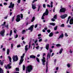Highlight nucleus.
<instances>
[{"instance_id": "8fccbe9b", "label": "nucleus", "mask_w": 73, "mask_h": 73, "mask_svg": "<svg viewBox=\"0 0 73 73\" xmlns=\"http://www.w3.org/2000/svg\"><path fill=\"white\" fill-rule=\"evenodd\" d=\"M39 46H36V49H38L39 48Z\"/></svg>"}, {"instance_id": "e2e57ef3", "label": "nucleus", "mask_w": 73, "mask_h": 73, "mask_svg": "<svg viewBox=\"0 0 73 73\" xmlns=\"http://www.w3.org/2000/svg\"><path fill=\"white\" fill-rule=\"evenodd\" d=\"M41 35V34H38V37H40V36Z\"/></svg>"}, {"instance_id": "603ef678", "label": "nucleus", "mask_w": 73, "mask_h": 73, "mask_svg": "<svg viewBox=\"0 0 73 73\" xmlns=\"http://www.w3.org/2000/svg\"><path fill=\"white\" fill-rule=\"evenodd\" d=\"M14 19H15V16H14L12 19V21H13L14 20Z\"/></svg>"}, {"instance_id": "f704fd0d", "label": "nucleus", "mask_w": 73, "mask_h": 73, "mask_svg": "<svg viewBox=\"0 0 73 73\" xmlns=\"http://www.w3.org/2000/svg\"><path fill=\"white\" fill-rule=\"evenodd\" d=\"M12 35V31L11 30L9 36H11Z\"/></svg>"}, {"instance_id": "6ab92c4d", "label": "nucleus", "mask_w": 73, "mask_h": 73, "mask_svg": "<svg viewBox=\"0 0 73 73\" xmlns=\"http://www.w3.org/2000/svg\"><path fill=\"white\" fill-rule=\"evenodd\" d=\"M46 48L47 50L49 49V44H47L46 46Z\"/></svg>"}, {"instance_id": "de8ad7c7", "label": "nucleus", "mask_w": 73, "mask_h": 73, "mask_svg": "<svg viewBox=\"0 0 73 73\" xmlns=\"http://www.w3.org/2000/svg\"><path fill=\"white\" fill-rule=\"evenodd\" d=\"M37 1V0H34L33 1V3H35V2H36V1Z\"/></svg>"}, {"instance_id": "c85d7f7f", "label": "nucleus", "mask_w": 73, "mask_h": 73, "mask_svg": "<svg viewBox=\"0 0 73 73\" xmlns=\"http://www.w3.org/2000/svg\"><path fill=\"white\" fill-rule=\"evenodd\" d=\"M50 7H51V8H52V7H53V2L51 1V3L50 4Z\"/></svg>"}, {"instance_id": "a19ab883", "label": "nucleus", "mask_w": 73, "mask_h": 73, "mask_svg": "<svg viewBox=\"0 0 73 73\" xmlns=\"http://www.w3.org/2000/svg\"><path fill=\"white\" fill-rule=\"evenodd\" d=\"M16 70V71H19V68H15Z\"/></svg>"}, {"instance_id": "c756f323", "label": "nucleus", "mask_w": 73, "mask_h": 73, "mask_svg": "<svg viewBox=\"0 0 73 73\" xmlns=\"http://www.w3.org/2000/svg\"><path fill=\"white\" fill-rule=\"evenodd\" d=\"M9 49H8L7 50V54H9Z\"/></svg>"}, {"instance_id": "9b49d317", "label": "nucleus", "mask_w": 73, "mask_h": 73, "mask_svg": "<svg viewBox=\"0 0 73 73\" xmlns=\"http://www.w3.org/2000/svg\"><path fill=\"white\" fill-rule=\"evenodd\" d=\"M67 16H68V15H67V14H64L61 16L60 17L61 19H65V17H66Z\"/></svg>"}, {"instance_id": "6e6552de", "label": "nucleus", "mask_w": 73, "mask_h": 73, "mask_svg": "<svg viewBox=\"0 0 73 73\" xmlns=\"http://www.w3.org/2000/svg\"><path fill=\"white\" fill-rule=\"evenodd\" d=\"M5 33V30L3 29V31H1L0 32V35H1L3 37V36H4V33Z\"/></svg>"}, {"instance_id": "58836bf2", "label": "nucleus", "mask_w": 73, "mask_h": 73, "mask_svg": "<svg viewBox=\"0 0 73 73\" xmlns=\"http://www.w3.org/2000/svg\"><path fill=\"white\" fill-rule=\"evenodd\" d=\"M36 60H37V61L38 62H40V60H39V59H38V58H36Z\"/></svg>"}, {"instance_id": "ddd939ff", "label": "nucleus", "mask_w": 73, "mask_h": 73, "mask_svg": "<svg viewBox=\"0 0 73 73\" xmlns=\"http://www.w3.org/2000/svg\"><path fill=\"white\" fill-rule=\"evenodd\" d=\"M34 27V25H33L31 26L29 28V30H30L31 32H32L33 31V28Z\"/></svg>"}, {"instance_id": "f3484780", "label": "nucleus", "mask_w": 73, "mask_h": 73, "mask_svg": "<svg viewBox=\"0 0 73 73\" xmlns=\"http://www.w3.org/2000/svg\"><path fill=\"white\" fill-rule=\"evenodd\" d=\"M28 45H26L25 46V50L26 51V52H27V51L28 50Z\"/></svg>"}, {"instance_id": "4468645a", "label": "nucleus", "mask_w": 73, "mask_h": 73, "mask_svg": "<svg viewBox=\"0 0 73 73\" xmlns=\"http://www.w3.org/2000/svg\"><path fill=\"white\" fill-rule=\"evenodd\" d=\"M32 8L33 9H35L36 8V4H32Z\"/></svg>"}, {"instance_id": "423d86ee", "label": "nucleus", "mask_w": 73, "mask_h": 73, "mask_svg": "<svg viewBox=\"0 0 73 73\" xmlns=\"http://www.w3.org/2000/svg\"><path fill=\"white\" fill-rule=\"evenodd\" d=\"M20 20V15H18L17 16V19H16V21L17 22H19Z\"/></svg>"}, {"instance_id": "864d4df0", "label": "nucleus", "mask_w": 73, "mask_h": 73, "mask_svg": "<svg viewBox=\"0 0 73 73\" xmlns=\"http://www.w3.org/2000/svg\"><path fill=\"white\" fill-rule=\"evenodd\" d=\"M65 36H66V37H68V34H67V33H65Z\"/></svg>"}, {"instance_id": "09e8293b", "label": "nucleus", "mask_w": 73, "mask_h": 73, "mask_svg": "<svg viewBox=\"0 0 73 73\" xmlns=\"http://www.w3.org/2000/svg\"><path fill=\"white\" fill-rule=\"evenodd\" d=\"M0 64L1 65H3V63L2 62H1V60H0Z\"/></svg>"}, {"instance_id": "5fc2aeb1", "label": "nucleus", "mask_w": 73, "mask_h": 73, "mask_svg": "<svg viewBox=\"0 0 73 73\" xmlns=\"http://www.w3.org/2000/svg\"><path fill=\"white\" fill-rule=\"evenodd\" d=\"M37 24L35 26V28H37Z\"/></svg>"}, {"instance_id": "4d7b16f0", "label": "nucleus", "mask_w": 73, "mask_h": 73, "mask_svg": "<svg viewBox=\"0 0 73 73\" xmlns=\"http://www.w3.org/2000/svg\"><path fill=\"white\" fill-rule=\"evenodd\" d=\"M47 32H48V33H50V30H48L47 31Z\"/></svg>"}, {"instance_id": "680f3d73", "label": "nucleus", "mask_w": 73, "mask_h": 73, "mask_svg": "<svg viewBox=\"0 0 73 73\" xmlns=\"http://www.w3.org/2000/svg\"><path fill=\"white\" fill-rule=\"evenodd\" d=\"M4 5H7V3H4Z\"/></svg>"}, {"instance_id": "13d9d810", "label": "nucleus", "mask_w": 73, "mask_h": 73, "mask_svg": "<svg viewBox=\"0 0 73 73\" xmlns=\"http://www.w3.org/2000/svg\"><path fill=\"white\" fill-rule=\"evenodd\" d=\"M52 21H55V19H54L53 18H52Z\"/></svg>"}, {"instance_id": "4c0bfd02", "label": "nucleus", "mask_w": 73, "mask_h": 73, "mask_svg": "<svg viewBox=\"0 0 73 73\" xmlns=\"http://www.w3.org/2000/svg\"><path fill=\"white\" fill-rule=\"evenodd\" d=\"M57 29V26H56L54 28V31H56Z\"/></svg>"}, {"instance_id": "79ce46f5", "label": "nucleus", "mask_w": 73, "mask_h": 73, "mask_svg": "<svg viewBox=\"0 0 73 73\" xmlns=\"http://www.w3.org/2000/svg\"><path fill=\"white\" fill-rule=\"evenodd\" d=\"M14 37L15 38H17V37H18V35H15Z\"/></svg>"}, {"instance_id": "2eb2a0df", "label": "nucleus", "mask_w": 73, "mask_h": 73, "mask_svg": "<svg viewBox=\"0 0 73 73\" xmlns=\"http://www.w3.org/2000/svg\"><path fill=\"white\" fill-rule=\"evenodd\" d=\"M70 24L72 25L73 24V19L72 18L71 19L70 21Z\"/></svg>"}, {"instance_id": "37998d69", "label": "nucleus", "mask_w": 73, "mask_h": 73, "mask_svg": "<svg viewBox=\"0 0 73 73\" xmlns=\"http://www.w3.org/2000/svg\"><path fill=\"white\" fill-rule=\"evenodd\" d=\"M21 19H23V14H21Z\"/></svg>"}, {"instance_id": "72a5a7b5", "label": "nucleus", "mask_w": 73, "mask_h": 73, "mask_svg": "<svg viewBox=\"0 0 73 73\" xmlns=\"http://www.w3.org/2000/svg\"><path fill=\"white\" fill-rule=\"evenodd\" d=\"M54 18L55 19H57V15H55L54 16Z\"/></svg>"}, {"instance_id": "6e6d98bb", "label": "nucleus", "mask_w": 73, "mask_h": 73, "mask_svg": "<svg viewBox=\"0 0 73 73\" xmlns=\"http://www.w3.org/2000/svg\"><path fill=\"white\" fill-rule=\"evenodd\" d=\"M38 41V40L37 39H36V40L35 41V43H36Z\"/></svg>"}, {"instance_id": "f8f14e48", "label": "nucleus", "mask_w": 73, "mask_h": 73, "mask_svg": "<svg viewBox=\"0 0 73 73\" xmlns=\"http://www.w3.org/2000/svg\"><path fill=\"white\" fill-rule=\"evenodd\" d=\"M66 11V9L63 8L60 10V12H65Z\"/></svg>"}, {"instance_id": "a18cd8bd", "label": "nucleus", "mask_w": 73, "mask_h": 73, "mask_svg": "<svg viewBox=\"0 0 73 73\" xmlns=\"http://www.w3.org/2000/svg\"><path fill=\"white\" fill-rule=\"evenodd\" d=\"M60 27H64V24H62L61 25Z\"/></svg>"}, {"instance_id": "b1692460", "label": "nucleus", "mask_w": 73, "mask_h": 73, "mask_svg": "<svg viewBox=\"0 0 73 73\" xmlns=\"http://www.w3.org/2000/svg\"><path fill=\"white\" fill-rule=\"evenodd\" d=\"M8 58L9 59L10 62H11V60H12V58H11V57L9 56H8Z\"/></svg>"}, {"instance_id": "0eeeda50", "label": "nucleus", "mask_w": 73, "mask_h": 73, "mask_svg": "<svg viewBox=\"0 0 73 73\" xmlns=\"http://www.w3.org/2000/svg\"><path fill=\"white\" fill-rule=\"evenodd\" d=\"M14 5H15L14 3L13 4L12 2H11L10 5L9 7V8H12V9H13V7H14Z\"/></svg>"}, {"instance_id": "dca6fc26", "label": "nucleus", "mask_w": 73, "mask_h": 73, "mask_svg": "<svg viewBox=\"0 0 73 73\" xmlns=\"http://www.w3.org/2000/svg\"><path fill=\"white\" fill-rule=\"evenodd\" d=\"M30 58H36V56L33 55H31L30 56Z\"/></svg>"}, {"instance_id": "412c9836", "label": "nucleus", "mask_w": 73, "mask_h": 73, "mask_svg": "<svg viewBox=\"0 0 73 73\" xmlns=\"http://www.w3.org/2000/svg\"><path fill=\"white\" fill-rule=\"evenodd\" d=\"M41 7V5H38V11H39V10Z\"/></svg>"}, {"instance_id": "cd10ccee", "label": "nucleus", "mask_w": 73, "mask_h": 73, "mask_svg": "<svg viewBox=\"0 0 73 73\" xmlns=\"http://www.w3.org/2000/svg\"><path fill=\"white\" fill-rule=\"evenodd\" d=\"M35 17H33L31 20V22H33V21H34V20H35Z\"/></svg>"}, {"instance_id": "7ed1b4c3", "label": "nucleus", "mask_w": 73, "mask_h": 73, "mask_svg": "<svg viewBox=\"0 0 73 73\" xmlns=\"http://www.w3.org/2000/svg\"><path fill=\"white\" fill-rule=\"evenodd\" d=\"M48 10L47 9H46V11L44 13L43 15V16L42 17V19L43 20H44V16H45V15H46V16H47L48 15Z\"/></svg>"}, {"instance_id": "4be33fe9", "label": "nucleus", "mask_w": 73, "mask_h": 73, "mask_svg": "<svg viewBox=\"0 0 73 73\" xmlns=\"http://www.w3.org/2000/svg\"><path fill=\"white\" fill-rule=\"evenodd\" d=\"M50 24L51 25H53V26H54L56 24L54 23H50Z\"/></svg>"}, {"instance_id": "69168bd1", "label": "nucleus", "mask_w": 73, "mask_h": 73, "mask_svg": "<svg viewBox=\"0 0 73 73\" xmlns=\"http://www.w3.org/2000/svg\"><path fill=\"white\" fill-rule=\"evenodd\" d=\"M12 12H10V16H11V15H12Z\"/></svg>"}, {"instance_id": "20e7f679", "label": "nucleus", "mask_w": 73, "mask_h": 73, "mask_svg": "<svg viewBox=\"0 0 73 73\" xmlns=\"http://www.w3.org/2000/svg\"><path fill=\"white\" fill-rule=\"evenodd\" d=\"M12 58L14 62H15L16 61H17L19 60V59L18 58V57H17V55L13 56L12 57Z\"/></svg>"}, {"instance_id": "3c124183", "label": "nucleus", "mask_w": 73, "mask_h": 73, "mask_svg": "<svg viewBox=\"0 0 73 73\" xmlns=\"http://www.w3.org/2000/svg\"><path fill=\"white\" fill-rule=\"evenodd\" d=\"M42 38H41L38 41L39 42H41V41H42Z\"/></svg>"}, {"instance_id": "39448f33", "label": "nucleus", "mask_w": 73, "mask_h": 73, "mask_svg": "<svg viewBox=\"0 0 73 73\" xmlns=\"http://www.w3.org/2000/svg\"><path fill=\"white\" fill-rule=\"evenodd\" d=\"M52 50L51 49H50V52H48V53L47 55V60H48V59H49L50 58V53L52 52Z\"/></svg>"}, {"instance_id": "bb28decb", "label": "nucleus", "mask_w": 73, "mask_h": 73, "mask_svg": "<svg viewBox=\"0 0 73 73\" xmlns=\"http://www.w3.org/2000/svg\"><path fill=\"white\" fill-rule=\"evenodd\" d=\"M3 73V70L1 69V68H0V73Z\"/></svg>"}, {"instance_id": "2f4dec72", "label": "nucleus", "mask_w": 73, "mask_h": 73, "mask_svg": "<svg viewBox=\"0 0 73 73\" xmlns=\"http://www.w3.org/2000/svg\"><path fill=\"white\" fill-rule=\"evenodd\" d=\"M67 66L68 67V68H70V64L68 63L67 64Z\"/></svg>"}, {"instance_id": "f03ea898", "label": "nucleus", "mask_w": 73, "mask_h": 73, "mask_svg": "<svg viewBox=\"0 0 73 73\" xmlns=\"http://www.w3.org/2000/svg\"><path fill=\"white\" fill-rule=\"evenodd\" d=\"M24 56H25V54H23V56H21V59L20 60L19 65H20L22 63H23V62L24 61Z\"/></svg>"}, {"instance_id": "393cba45", "label": "nucleus", "mask_w": 73, "mask_h": 73, "mask_svg": "<svg viewBox=\"0 0 73 73\" xmlns=\"http://www.w3.org/2000/svg\"><path fill=\"white\" fill-rule=\"evenodd\" d=\"M53 34L52 33H51L50 34L49 36V37H52V36H53Z\"/></svg>"}, {"instance_id": "338daca9", "label": "nucleus", "mask_w": 73, "mask_h": 73, "mask_svg": "<svg viewBox=\"0 0 73 73\" xmlns=\"http://www.w3.org/2000/svg\"><path fill=\"white\" fill-rule=\"evenodd\" d=\"M67 27H68V28H70V27H71V26L70 25H68Z\"/></svg>"}, {"instance_id": "e433bc0d", "label": "nucleus", "mask_w": 73, "mask_h": 73, "mask_svg": "<svg viewBox=\"0 0 73 73\" xmlns=\"http://www.w3.org/2000/svg\"><path fill=\"white\" fill-rule=\"evenodd\" d=\"M31 42H29V49H30V48H31Z\"/></svg>"}, {"instance_id": "c03bdc74", "label": "nucleus", "mask_w": 73, "mask_h": 73, "mask_svg": "<svg viewBox=\"0 0 73 73\" xmlns=\"http://www.w3.org/2000/svg\"><path fill=\"white\" fill-rule=\"evenodd\" d=\"M21 1V0H18L17 2L18 4H19V3H20Z\"/></svg>"}, {"instance_id": "0e129e2a", "label": "nucleus", "mask_w": 73, "mask_h": 73, "mask_svg": "<svg viewBox=\"0 0 73 73\" xmlns=\"http://www.w3.org/2000/svg\"><path fill=\"white\" fill-rule=\"evenodd\" d=\"M47 6L48 7H49V8H50V5L48 4L47 5Z\"/></svg>"}, {"instance_id": "9d476101", "label": "nucleus", "mask_w": 73, "mask_h": 73, "mask_svg": "<svg viewBox=\"0 0 73 73\" xmlns=\"http://www.w3.org/2000/svg\"><path fill=\"white\" fill-rule=\"evenodd\" d=\"M42 64L43 65H45V58L44 57H43V59H42Z\"/></svg>"}, {"instance_id": "7c9ffc66", "label": "nucleus", "mask_w": 73, "mask_h": 73, "mask_svg": "<svg viewBox=\"0 0 73 73\" xmlns=\"http://www.w3.org/2000/svg\"><path fill=\"white\" fill-rule=\"evenodd\" d=\"M25 65H23V70H25Z\"/></svg>"}, {"instance_id": "c9c22d12", "label": "nucleus", "mask_w": 73, "mask_h": 73, "mask_svg": "<svg viewBox=\"0 0 73 73\" xmlns=\"http://www.w3.org/2000/svg\"><path fill=\"white\" fill-rule=\"evenodd\" d=\"M56 46L58 47V46H61V45L59 44H56Z\"/></svg>"}, {"instance_id": "aec40b11", "label": "nucleus", "mask_w": 73, "mask_h": 73, "mask_svg": "<svg viewBox=\"0 0 73 73\" xmlns=\"http://www.w3.org/2000/svg\"><path fill=\"white\" fill-rule=\"evenodd\" d=\"M70 17H70V16H69V17H68V20L66 22V23L67 24H68L69 21V20L70 19Z\"/></svg>"}, {"instance_id": "473e14b6", "label": "nucleus", "mask_w": 73, "mask_h": 73, "mask_svg": "<svg viewBox=\"0 0 73 73\" xmlns=\"http://www.w3.org/2000/svg\"><path fill=\"white\" fill-rule=\"evenodd\" d=\"M26 32V31L25 30H23L22 31V34H24V33H25Z\"/></svg>"}, {"instance_id": "49530a36", "label": "nucleus", "mask_w": 73, "mask_h": 73, "mask_svg": "<svg viewBox=\"0 0 73 73\" xmlns=\"http://www.w3.org/2000/svg\"><path fill=\"white\" fill-rule=\"evenodd\" d=\"M11 49H13V44H11Z\"/></svg>"}, {"instance_id": "1a4fd4ad", "label": "nucleus", "mask_w": 73, "mask_h": 73, "mask_svg": "<svg viewBox=\"0 0 73 73\" xmlns=\"http://www.w3.org/2000/svg\"><path fill=\"white\" fill-rule=\"evenodd\" d=\"M11 63H10L9 64H8L7 65V66L5 67V69H8V68L9 69H10V68H11V66H10L11 65Z\"/></svg>"}, {"instance_id": "5701e85b", "label": "nucleus", "mask_w": 73, "mask_h": 73, "mask_svg": "<svg viewBox=\"0 0 73 73\" xmlns=\"http://www.w3.org/2000/svg\"><path fill=\"white\" fill-rule=\"evenodd\" d=\"M63 37H64V34H62L60 36L59 38H62Z\"/></svg>"}, {"instance_id": "f257e3e1", "label": "nucleus", "mask_w": 73, "mask_h": 73, "mask_svg": "<svg viewBox=\"0 0 73 73\" xmlns=\"http://www.w3.org/2000/svg\"><path fill=\"white\" fill-rule=\"evenodd\" d=\"M32 69H33V67L32 66H28L26 67V73H28V72H31V70H32Z\"/></svg>"}, {"instance_id": "774afa93", "label": "nucleus", "mask_w": 73, "mask_h": 73, "mask_svg": "<svg viewBox=\"0 0 73 73\" xmlns=\"http://www.w3.org/2000/svg\"><path fill=\"white\" fill-rule=\"evenodd\" d=\"M56 70H58V67H57L56 68Z\"/></svg>"}, {"instance_id": "a878e982", "label": "nucleus", "mask_w": 73, "mask_h": 73, "mask_svg": "<svg viewBox=\"0 0 73 73\" xmlns=\"http://www.w3.org/2000/svg\"><path fill=\"white\" fill-rule=\"evenodd\" d=\"M63 50V49L62 48L59 51V53L60 54H61L62 52V51Z\"/></svg>"}, {"instance_id": "ea45409f", "label": "nucleus", "mask_w": 73, "mask_h": 73, "mask_svg": "<svg viewBox=\"0 0 73 73\" xmlns=\"http://www.w3.org/2000/svg\"><path fill=\"white\" fill-rule=\"evenodd\" d=\"M6 23V22H3V24H2L1 25L2 26H4L5 25V24Z\"/></svg>"}, {"instance_id": "a211bd4d", "label": "nucleus", "mask_w": 73, "mask_h": 73, "mask_svg": "<svg viewBox=\"0 0 73 73\" xmlns=\"http://www.w3.org/2000/svg\"><path fill=\"white\" fill-rule=\"evenodd\" d=\"M48 62H46V73H47V72H48V68L47 66H48Z\"/></svg>"}, {"instance_id": "052dcab7", "label": "nucleus", "mask_w": 73, "mask_h": 73, "mask_svg": "<svg viewBox=\"0 0 73 73\" xmlns=\"http://www.w3.org/2000/svg\"><path fill=\"white\" fill-rule=\"evenodd\" d=\"M43 7L45 8V4H43Z\"/></svg>"}, {"instance_id": "bf43d9fd", "label": "nucleus", "mask_w": 73, "mask_h": 73, "mask_svg": "<svg viewBox=\"0 0 73 73\" xmlns=\"http://www.w3.org/2000/svg\"><path fill=\"white\" fill-rule=\"evenodd\" d=\"M20 46H20V44L18 45L17 46V48H19V47H20Z\"/></svg>"}]
</instances>
